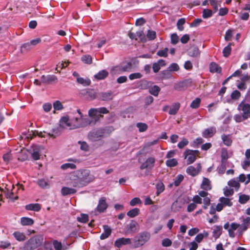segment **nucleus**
<instances>
[{"instance_id": "53", "label": "nucleus", "mask_w": 250, "mask_h": 250, "mask_svg": "<svg viewBox=\"0 0 250 250\" xmlns=\"http://www.w3.org/2000/svg\"><path fill=\"white\" fill-rule=\"evenodd\" d=\"M212 15V11L208 9H205L203 12V17L204 19H207L211 17Z\"/></svg>"}, {"instance_id": "6", "label": "nucleus", "mask_w": 250, "mask_h": 250, "mask_svg": "<svg viewBox=\"0 0 250 250\" xmlns=\"http://www.w3.org/2000/svg\"><path fill=\"white\" fill-rule=\"evenodd\" d=\"M155 159L153 157H149L146 161L142 164L140 166V169H146V175H148L150 171L153 168L154 166Z\"/></svg>"}, {"instance_id": "11", "label": "nucleus", "mask_w": 250, "mask_h": 250, "mask_svg": "<svg viewBox=\"0 0 250 250\" xmlns=\"http://www.w3.org/2000/svg\"><path fill=\"white\" fill-rule=\"evenodd\" d=\"M201 165L200 164H198L197 165L196 167H194L193 166H189L188 167L186 170L187 173L193 176L194 177L197 175L201 170Z\"/></svg>"}, {"instance_id": "21", "label": "nucleus", "mask_w": 250, "mask_h": 250, "mask_svg": "<svg viewBox=\"0 0 250 250\" xmlns=\"http://www.w3.org/2000/svg\"><path fill=\"white\" fill-rule=\"evenodd\" d=\"M104 232L102 233L100 236V239L101 240H104L107 237L110 235L111 233V229L107 225H104L103 226Z\"/></svg>"}, {"instance_id": "17", "label": "nucleus", "mask_w": 250, "mask_h": 250, "mask_svg": "<svg viewBox=\"0 0 250 250\" xmlns=\"http://www.w3.org/2000/svg\"><path fill=\"white\" fill-rule=\"evenodd\" d=\"M240 224L236 223H232L230 225V228L228 229L229 235L230 237L234 238L235 236L234 230L238 229Z\"/></svg>"}, {"instance_id": "64", "label": "nucleus", "mask_w": 250, "mask_h": 250, "mask_svg": "<svg viewBox=\"0 0 250 250\" xmlns=\"http://www.w3.org/2000/svg\"><path fill=\"white\" fill-rule=\"evenodd\" d=\"M53 245L55 250H62V244L61 242L57 240H54L53 241Z\"/></svg>"}, {"instance_id": "9", "label": "nucleus", "mask_w": 250, "mask_h": 250, "mask_svg": "<svg viewBox=\"0 0 250 250\" xmlns=\"http://www.w3.org/2000/svg\"><path fill=\"white\" fill-rule=\"evenodd\" d=\"M44 148L42 146L35 145L32 146V157L34 160H39L41 154L43 152Z\"/></svg>"}, {"instance_id": "10", "label": "nucleus", "mask_w": 250, "mask_h": 250, "mask_svg": "<svg viewBox=\"0 0 250 250\" xmlns=\"http://www.w3.org/2000/svg\"><path fill=\"white\" fill-rule=\"evenodd\" d=\"M192 81L190 79L177 83L174 84V88L178 91L186 89L191 84Z\"/></svg>"}, {"instance_id": "34", "label": "nucleus", "mask_w": 250, "mask_h": 250, "mask_svg": "<svg viewBox=\"0 0 250 250\" xmlns=\"http://www.w3.org/2000/svg\"><path fill=\"white\" fill-rule=\"evenodd\" d=\"M140 213V209L138 208H134L127 212V215L130 218H134Z\"/></svg>"}, {"instance_id": "43", "label": "nucleus", "mask_w": 250, "mask_h": 250, "mask_svg": "<svg viewBox=\"0 0 250 250\" xmlns=\"http://www.w3.org/2000/svg\"><path fill=\"white\" fill-rule=\"evenodd\" d=\"M170 71L167 69V70H165L162 71L160 72V74L161 75V77L163 79H168L171 77V74L170 73Z\"/></svg>"}, {"instance_id": "19", "label": "nucleus", "mask_w": 250, "mask_h": 250, "mask_svg": "<svg viewBox=\"0 0 250 250\" xmlns=\"http://www.w3.org/2000/svg\"><path fill=\"white\" fill-rule=\"evenodd\" d=\"M113 95L110 92H102L99 94V98L104 101L111 100L113 99Z\"/></svg>"}, {"instance_id": "20", "label": "nucleus", "mask_w": 250, "mask_h": 250, "mask_svg": "<svg viewBox=\"0 0 250 250\" xmlns=\"http://www.w3.org/2000/svg\"><path fill=\"white\" fill-rule=\"evenodd\" d=\"M216 132V128L213 127L206 129L203 132L202 135L205 138L212 137Z\"/></svg>"}, {"instance_id": "39", "label": "nucleus", "mask_w": 250, "mask_h": 250, "mask_svg": "<svg viewBox=\"0 0 250 250\" xmlns=\"http://www.w3.org/2000/svg\"><path fill=\"white\" fill-rule=\"evenodd\" d=\"M157 189L156 194L157 195L162 193L165 189V186L164 184L161 182H159L156 185Z\"/></svg>"}, {"instance_id": "37", "label": "nucleus", "mask_w": 250, "mask_h": 250, "mask_svg": "<svg viewBox=\"0 0 250 250\" xmlns=\"http://www.w3.org/2000/svg\"><path fill=\"white\" fill-rule=\"evenodd\" d=\"M219 201L224 206L231 207L232 205V203L231 202L230 199L227 198L221 197L219 199Z\"/></svg>"}, {"instance_id": "47", "label": "nucleus", "mask_w": 250, "mask_h": 250, "mask_svg": "<svg viewBox=\"0 0 250 250\" xmlns=\"http://www.w3.org/2000/svg\"><path fill=\"white\" fill-rule=\"evenodd\" d=\"M200 103L201 99L199 98H197L191 102L190 106L192 108H197L199 106Z\"/></svg>"}, {"instance_id": "26", "label": "nucleus", "mask_w": 250, "mask_h": 250, "mask_svg": "<svg viewBox=\"0 0 250 250\" xmlns=\"http://www.w3.org/2000/svg\"><path fill=\"white\" fill-rule=\"evenodd\" d=\"M108 72L105 70L100 71L97 74L94 75V77L99 80H104L107 77Z\"/></svg>"}, {"instance_id": "30", "label": "nucleus", "mask_w": 250, "mask_h": 250, "mask_svg": "<svg viewBox=\"0 0 250 250\" xmlns=\"http://www.w3.org/2000/svg\"><path fill=\"white\" fill-rule=\"evenodd\" d=\"M33 135L34 136H38L40 137L45 138L46 137H54V135L53 134H50L49 133H47L45 131L42 132L39 131H35L33 132Z\"/></svg>"}, {"instance_id": "52", "label": "nucleus", "mask_w": 250, "mask_h": 250, "mask_svg": "<svg viewBox=\"0 0 250 250\" xmlns=\"http://www.w3.org/2000/svg\"><path fill=\"white\" fill-rule=\"evenodd\" d=\"M53 107L56 110H61L63 108V106L59 101H56L53 103Z\"/></svg>"}, {"instance_id": "58", "label": "nucleus", "mask_w": 250, "mask_h": 250, "mask_svg": "<svg viewBox=\"0 0 250 250\" xmlns=\"http://www.w3.org/2000/svg\"><path fill=\"white\" fill-rule=\"evenodd\" d=\"M143 75L139 72L132 73L129 75V79L130 80H133L135 79H140L142 77Z\"/></svg>"}, {"instance_id": "31", "label": "nucleus", "mask_w": 250, "mask_h": 250, "mask_svg": "<svg viewBox=\"0 0 250 250\" xmlns=\"http://www.w3.org/2000/svg\"><path fill=\"white\" fill-rule=\"evenodd\" d=\"M77 82L84 86L89 85L91 83V81L89 79H84L82 77H78L77 78Z\"/></svg>"}, {"instance_id": "25", "label": "nucleus", "mask_w": 250, "mask_h": 250, "mask_svg": "<svg viewBox=\"0 0 250 250\" xmlns=\"http://www.w3.org/2000/svg\"><path fill=\"white\" fill-rule=\"evenodd\" d=\"M180 107V104L179 103H174L172 106L169 107L168 113L170 115H175L177 113Z\"/></svg>"}, {"instance_id": "16", "label": "nucleus", "mask_w": 250, "mask_h": 250, "mask_svg": "<svg viewBox=\"0 0 250 250\" xmlns=\"http://www.w3.org/2000/svg\"><path fill=\"white\" fill-rule=\"evenodd\" d=\"M200 188L205 190H210L211 189V185L210 180L208 178L203 177Z\"/></svg>"}, {"instance_id": "42", "label": "nucleus", "mask_w": 250, "mask_h": 250, "mask_svg": "<svg viewBox=\"0 0 250 250\" xmlns=\"http://www.w3.org/2000/svg\"><path fill=\"white\" fill-rule=\"evenodd\" d=\"M250 200V196L246 194H241L239 195V202L240 204H244Z\"/></svg>"}, {"instance_id": "7", "label": "nucleus", "mask_w": 250, "mask_h": 250, "mask_svg": "<svg viewBox=\"0 0 250 250\" xmlns=\"http://www.w3.org/2000/svg\"><path fill=\"white\" fill-rule=\"evenodd\" d=\"M237 109L242 112V114L246 118H250V104L246 103L243 101L238 105Z\"/></svg>"}, {"instance_id": "46", "label": "nucleus", "mask_w": 250, "mask_h": 250, "mask_svg": "<svg viewBox=\"0 0 250 250\" xmlns=\"http://www.w3.org/2000/svg\"><path fill=\"white\" fill-rule=\"evenodd\" d=\"M61 167L63 170L67 169L68 168L74 169L76 168V166L75 164L72 163H65L62 165Z\"/></svg>"}, {"instance_id": "38", "label": "nucleus", "mask_w": 250, "mask_h": 250, "mask_svg": "<svg viewBox=\"0 0 250 250\" xmlns=\"http://www.w3.org/2000/svg\"><path fill=\"white\" fill-rule=\"evenodd\" d=\"M222 139L224 144L227 146H229L232 143V140L229 135L223 134L221 136Z\"/></svg>"}, {"instance_id": "14", "label": "nucleus", "mask_w": 250, "mask_h": 250, "mask_svg": "<svg viewBox=\"0 0 250 250\" xmlns=\"http://www.w3.org/2000/svg\"><path fill=\"white\" fill-rule=\"evenodd\" d=\"M184 157L185 159H187V163L188 165L192 164L196 159V157L193 153L188 152V149L185 151Z\"/></svg>"}, {"instance_id": "5", "label": "nucleus", "mask_w": 250, "mask_h": 250, "mask_svg": "<svg viewBox=\"0 0 250 250\" xmlns=\"http://www.w3.org/2000/svg\"><path fill=\"white\" fill-rule=\"evenodd\" d=\"M104 129L103 128H99L90 131L88 134L89 140L94 142L99 140L104 136Z\"/></svg>"}, {"instance_id": "3", "label": "nucleus", "mask_w": 250, "mask_h": 250, "mask_svg": "<svg viewBox=\"0 0 250 250\" xmlns=\"http://www.w3.org/2000/svg\"><path fill=\"white\" fill-rule=\"evenodd\" d=\"M44 243V238L42 235H35L30 238L24 245L22 250H34Z\"/></svg>"}, {"instance_id": "12", "label": "nucleus", "mask_w": 250, "mask_h": 250, "mask_svg": "<svg viewBox=\"0 0 250 250\" xmlns=\"http://www.w3.org/2000/svg\"><path fill=\"white\" fill-rule=\"evenodd\" d=\"M108 204L106 202V198L102 197L100 198L98 202V205L96 208V210L101 213L104 212L107 208Z\"/></svg>"}, {"instance_id": "54", "label": "nucleus", "mask_w": 250, "mask_h": 250, "mask_svg": "<svg viewBox=\"0 0 250 250\" xmlns=\"http://www.w3.org/2000/svg\"><path fill=\"white\" fill-rule=\"evenodd\" d=\"M224 193L226 196H231L234 193V190L233 189L226 187L224 188Z\"/></svg>"}, {"instance_id": "51", "label": "nucleus", "mask_w": 250, "mask_h": 250, "mask_svg": "<svg viewBox=\"0 0 250 250\" xmlns=\"http://www.w3.org/2000/svg\"><path fill=\"white\" fill-rule=\"evenodd\" d=\"M248 119V118H246L243 114H242V115L236 114L234 116V119L237 123L242 122Z\"/></svg>"}, {"instance_id": "61", "label": "nucleus", "mask_w": 250, "mask_h": 250, "mask_svg": "<svg viewBox=\"0 0 250 250\" xmlns=\"http://www.w3.org/2000/svg\"><path fill=\"white\" fill-rule=\"evenodd\" d=\"M78 143L80 145L81 150L87 151L89 150V146L85 142L79 141Z\"/></svg>"}, {"instance_id": "33", "label": "nucleus", "mask_w": 250, "mask_h": 250, "mask_svg": "<svg viewBox=\"0 0 250 250\" xmlns=\"http://www.w3.org/2000/svg\"><path fill=\"white\" fill-rule=\"evenodd\" d=\"M222 227L221 226H217L214 227V229L213 231L214 237L218 238L222 234Z\"/></svg>"}, {"instance_id": "59", "label": "nucleus", "mask_w": 250, "mask_h": 250, "mask_svg": "<svg viewBox=\"0 0 250 250\" xmlns=\"http://www.w3.org/2000/svg\"><path fill=\"white\" fill-rule=\"evenodd\" d=\"M188 141L186 138H184L182 139V141L178 144L177 146L179 148L182 149L188 145Z\"/></svg>"}, {"instance_id": "28", "label": "nucleus", "mask_w": 250, "mask_h": 250, "mask_svg": "<svg viewBox=\"0 0 250 250\" xmlns=\"http://www.w3.org/2000/svg\"><path fill=\"white\" fill-rule=\"evenodd\" d=\"M200 52L197 47H192L188 52V55L192 57H197L200 56Z\"/></svg>"}, {"instance_id": "4", "label": "nucleus", "mask_w": 250, "mask_h": 250, "mask_svg": "<svg viewBox=\"0 0 250 250\" xmlns=\"http://www.w3.org/2000/svg\"><path fill=\"white\" fill-rule=\"evenodd\" d=\"M132 68V63L127 62L125 65L116 66L113 67L111 71L113 75L119 74L124 72H130Z\"/></svg>"}, {"instance_id": "56", "label": "nucleus", "mask_w": 250, "mask_h": 250, "mask_svg": "<svg viewBox=\"0 0 250 250\" xmlns=\"http://www.w3.org/2000/svg\"><path fill=\"white\" fill-rule=\"evenodd\" d=\"M209 1L213 8L214 12H216L218 9V6L219 5V1L215 0H209Z\"/></svg>"}, {"instance_id": "24", "label": "nucleus", "mask_w": 250, "mask_h": 250, "mask_svg": "<svg viewBox=\"0 0 250 250\" xmlns=\"http://www.w3.org/2000/svg\"><path fill=\"white\" fill-rule=\"evenodd\" d=\"M37 184L42 188L46 189L50 187V183L47 180L41 179L37 181Z\"/></svg>"}, {"instance_id": "36", "label": "nucleus", "mask_w": 250, "mask_h": 250, "mask_svg": "<svg viewBox=\"0 0 250 250\" xmlns=\"http://www.w3.org/2000/svg\"><path fill=\"white\" fill-rule=\"evenodd\" d=\"M160 91V88L157 85H154L149 89V92L154 96H157Z\"/></svg>"}, {"instance_id": "18", "label": "nucleus", "mask_w": 250, "mask_h": 250, "mask_svg": "<svg viewBox=\"0 0 250 250\" xmlns=\"http://www.w3.org/2000/svg\"><path fill=\"white\" fill-rule=\"evenodd\" d=\"M57 78L54 75H42L41 77V82L43 83H49L55 81Z\"/></svg>"}, {"instance_id": "15", "label": "nucleus", "mask_w": 250, "mask_h": 250, "mask_svg": "<svg viewBox=\"0 0 250 250\" xmlns=\"http://www.w3.org/2000/svg\"><path fill=\"white\" fill-rule=\"evenodd\" d=\"M139 229V225L138 223L135 222H132L127 226L126 231V233H132L137 232Z\"/></svg>"}, {"instance_id": "45", "label": "nucleus", "mask_w": 250, "mask_h": 250, "mask_svg": "<svg viewBox=\"0 0 250 250\" xmlns=\"http://www.w3.org/2000/svg\"><path fill=\"white\" fill-rule=\"evenodd\" d=\"M81 60L85 63L91 64L92 62V58L89 55H84L82 57Z\"/></svg>"}, {"instance_id": "29", "label": "nucleus", "mask_w": 250, "mask_h": 250, "mask_svg": "<svg viewBox=\"0 0 250 250\" xmlns=\"http://www.w3.org/2000/svg\"><path fill=\"white\" fill-rule=\"evenodd\" d=\"M25 208L28 210L39 211L41 209V206L39 204H30L26 205Z\"/></svg>"}, {"instance_id": "63", "label": "nucleus", "mask_w": 250, "mask_h": 250, "mask_svg": "<svg viewBox=\"0 0 250 250\" xmlns=\"http://www.w3.org/2000/svg\"><path fill=\"white\" fill-rule=\"evenodd\" d=\"M141 203L142 201L138 197H135L130 201L129 204L131 206H135L136 205L141 204Z\"/></svg>"}, {"instance_id": "49", "label": "nucleus", "mask_w": 250, "mask_h": 250, "mask_svg": "<svg viewBox=\"0 0 250 250\" xmlns=\"http://www.w3.org/2000/svg\"><path fill=\"white\" fill-rule=\"evenodd\" d=\"M248 226L246 224H243L241 225H240V227L237 230V233L238 235H242L243 232L248 229Z\"/></svg>"}, {"instance_id": "2", "label": "nucleus", "mask_w": 250, "mask_h": 250, "mask_svg": "<svg viewBox=\"0 0 250 250\" xmlns=\"http://www.w3.org/2000/svg\"><path fill=\"white\" fill-rule=\"evenodd\" d=\"M70 178L75 181L73 186L79 188L85 186L95 180V177L91 173L90 171L86 169L74 171Z\"/></svg>"}, {"instance_id": "62", "label": "nucleus", "mask_w": 250, "mask_h": 250, "mask_svg": "<svg viewBox=\"0 0 250 250\" xmlns=\"http://www.w3.org/2000/svg\"><path fill=\"white\" fill-rule=\"evenodd\" d=\"M30 42H27L23 44L21 46V53H24L29 50L30 49Z\"/></svg>"}, {"instance_id": "60", "label": "nucleus", "mask_w": 250, "mask_h": 250, "mask_svg": "<svg viewBox=\"0 0 250 250\" xmlns=\"http://www.w3.org/2000/svg\"><path fill=\"white\" fill-rule=\"evenodd\" d=\"M179 66L176 63H172L168 67L169 71H178L179 70Z\"/></svg>"}, {"instance_id": "27", "label": "nucleus", "mask_w": 250, "mask_h": 250, "mask_svg": "<svg viewBox=\"0 0 250 250\" xmlns=\"http://www.w3.org/2000/svg\"><path fill=\"white\" fill-rule=\"evenodd\" d=\"M210 71L212 73L216 72L220 73L221 72V68L219 67L217 63L212 62L209 65Z\"/></svg>"}, {"instance_id": "40", "label": "nucleus", "mask_w": 250, "mask_h": 250, "mask_svg": "<svg viewBox=\"0 0 250 250\" xmlns=\"http://www.w3.org/2000/svg\"><path fill=\"white\" fill-rule=\"evenodd\" d=\"M232 45L231 43H229V44L226 46L223 50V55L225 57H228L231 53V45Z\"/></svg>"}, {"instance_id": "8", "label": "nucleus", "mask_w": 250, "mask_h": 250, "mask_svg": "<svg viewBox=\"0 0 250 250\" xmlns=\"http://www.w3.org/2000/svg\"><path fill=\"white\" fill-rule=\"evenodd\" d=\"M150 234L147 232H144L140 233L137 238V243L136 247H138L139 246H143L146 242H147L150 239Z\"/></svg>"}, {"instance_id": "23", "label": "nucleus", "mask_w": 250, "mask_h": 250, "mask_svg": "<svg viewBox=\"0 0 250 250\" xmlns=\"http://www.w3.org/2000/svg\"><path fill=\"white\" fill-rule=\"evenodd\" d=\"M76 192V190L73 188L68 187H63L61 189V193L63 196H66L74 194Z\"/></svg>"}, {"instance_id": "35", "label": "nucleus", "mask_w": 250, "mask_h": 250, "mask_svg": "<svg viewBox=\"0 0 250 250\" xmlns=\"http://www.w3.org/2000/svg\"><path fill=\"white\" fill-rule=\"evenodd\" d=\"M14 237L19 241H23L25 239V235L20 231H15L13 234Z\"/></svg>"}, {"instance_id": "1", "label": "nucleus", "mask_w": 250, "mask_h": 250, "mask_svg": "<svg viewBox=\"0 0 250 250\" xmlns=\"http://www.w3.org/2000/svg\"><path fill=\"white\" fill-rule=\"evenodd\" d=\"M108 110L105 107L90 108L88 112L90 119L84 116L80 109H77L73 116H65L61 118L60 125L61 127L69 129L84 128L90 125H94L103 118L102 114H107Z\"/></svg>"}, {"instance_id": "57", "label": "nucleus", "mask_w": 250, "mask_h": 250, "mask_svg": "<svg viewBox=\"0 0 250 250\" xmlns=\"http://www.w3.org/2000/svg\"><path fill=\"white\" fill-rule=\"evenodd\" d=\"M79 222L82 223H86L88 220V216L85 214H81V215L77 217Z\"/></svg>"}, {"instance_id": "55", "label": "nucleus", "mask_w": 250, "mask_h": 250, "mask_svg": "<svg viewBox=\"0 0 250 250\" xmlns=\"http://www.w3.org/2000/svg\"><path fill=\"white\" fill-rule=\"evenodd\" d=\"M184 179V176L181 175H178L174 180V183L173 184L176 187L178 186L181 182Z\"/></svg>"}, {"instance_id": "13", "label": "nucleus", "mask_w": 250, "mask_h": 250, "mask_svg": "<svg viewBox=\"0 0 250 250\" xmlns=\"http://www.w3.org/2000/svg\"><path fill=\"white\" fill-rule=\"evenodd\" d=\"M131 239L129 238H120L117 239L114 243V245L118 248H121L123 245L130 244Z\"/></svg>"}, {"instance_id": "32", "label": "nucleus", "mask_w": 250, "mask_h": 250, "mask_svg": "<svg viewBox=\"0 0 250 250\" xmlns=\"http://www.w3.org/2000/svg\"><path fill=\"white\" fill-rule=\"evenodd\" d=\"M21 222L23 226H31L34 223L33 220L28 217H22L21 219Z\"/></svg>"}, {"instance_id": "44", "label": "nucleus", "mask_w": 250, "mask_h": 250, "mask_svg": "<svg viewBox=\"0 0 250 250\" xmlns=\"http://www.w3.org/2000/svg\"><path fill=\"white\" fill-rule=\"evenodd\" d=\"M181 208V204L177 201L173 203L171 206V209L172 211L177 212Z\"/></svg>"}, {"instance_id": "48", "label": "nucleus", "mask_w": 250, "mask_h": 250, "mask_svg": "<svg viewBox=\"0 0 250 250\" xmlns=\"http://www.w3.org/2000/svg\"><path fill=\"white\" fill-rule=\"evenodd\" d=\"M186 20L184 18L180 19L177 22V28L180 31H183L184 30L183 25L185 23Z\"/></svg>"}, {"instance_id": "22", "label": "nucleus", "mask_w": 250, "mask_h": 250, "mask_svg": "<svg viewBox=\"0 0 250 250\" xmlns=\"http://www.w3.org/2000/svg\"><path fill=\"white\" fill-rule=\"evenodd\" d=\"M228 185L230 187L234 188L236 191H238L240 187V185L237 178H233L229 181Z\"/></svg>"}, {"instance_id": "41", "label": "nucleus", "mask_w": 250, "mask_h": 250, "mask_svg": "<svg viewBox=\"0 0 250 250\" xmlns=\"http://www.w3.org/2000/svg\"><path fill=\"white\" fill-rule=\"evenodd\" d=\"M208 233L206 231H204L202 233L198 234L195 238V240L198 243H200L204 237H207Z\"/></svg>"}, {"instance_id": "50", "label": "nucleus", "mask_w": 250, "mask_h": 250, "mask_svg": "<svg viewBox=\"0 0 250 250\" xmlns=\"http://www.w3.org/2000/svg\"><path fill=\"white\" fill-rule=\"evenodd\" d=\"M178 164L177 161L175 159H168L166 161V165L168 167H173Z\"/></svg>"}]
</instances>
